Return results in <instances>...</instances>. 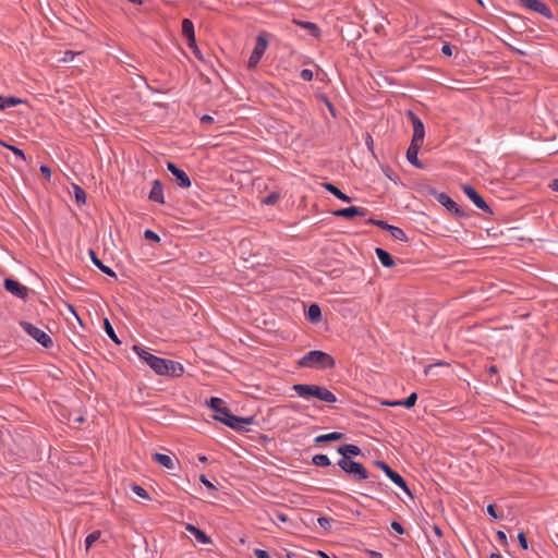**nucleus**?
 Masks as SVG:
<instances>
[{
  "instance_id": "f257e3e1",
  "label": "nucleus",
  "mask_w": 558,
  "mask_h": 558,
  "mask_svg": "<svg viewBox=\"0 0 558 558\" xmlns=\"http://www.w3.org/2000/svg\"><path fill=\"white\" fill-rule=\"evenodd\" d=\"M133 351L158 375L181 376L183 374V366L178 362L153 355L140 345H134Z\"/></svg>"
},
{
  "instance_id": "f03ea898",
  "label": "nucleus",
  "mask_w": 558,
  "mask_h": 558,
  "mask_svg": "<svg viewBox=\"0 0 558 558\" xmlns=\"http://www.w3.org/2000/svg\"><path fill=\"white\" fill-rule=\"evenodd\" d=\"M209 407L215 412L214 418L229 426L230 428L241 430L252 423V418L239 417L233 415L225 405L220 398L213 397L209 400Z\"/></svg>"
},
{
  "instance_id": "7ed1b4c3",
  "label": "nucleus",
  "mask_w": 558,
  "mask_h": 558,
  "mask_svg": "<svg viewBox=\"0 0 558 558\" xmlns=\"http://www.w3.org/2000/svg\"><path fill=\"white\" fill-rule=\"evenodd\" d=\"M292 389L295 393L305 399L310 400L311 398H316L320 401L327 403L337 402V397L327 388L318 385H304V384H295L292 386Z\"/></svg>"
},
{
  "instance_id": "20e7f679",
  "label": "nucleus",
  "mask_w": 558,
  "mask_h": 558,
  "mask_svg": "<svg viewBox=\"0 0 558 558\" xmlns=\"http://www.w3.org/2000/svg\"><path fill=\"white\" fill-rule=\"evenodd\" d=\"M301 367L326 369L335 366V360L326 352L314 350L307 352L300 361Z\"/></svg>"
},
{
  "instance_id": "39448f33",
  "label": "nucleus",
  "mask_w": 558,
  "mask_h": 558,
  "mask_svg": "<svg viewBox=\"0 0 558 558\" xmlns=\"http://www.w3.org/2000/svg\"><path fill=\"white\" fill-rule=\"evenodd\" d=\"M338 465L345 473L352 475L353 480L355 481H363L368 478L367 470L361 463L353 461L349 457L341 458L338 461Z\"/></svg>"
},
{
  "instance_id": "423d86ee",
  "label": "nucleus",
  "mask_w": 558,
  "mask_h": 558,
  "mask_svg": "<svg viewBox=\"0 0 558 558\" xmlns=\"http://www.w3.org/2000/svg\"><path fill=\"white\" fill-rule=\"evenodd\" d=\"M20 326L28 336H31L45 348H50L52 345V339L43 329L34 326L28 322H21Z\"/></svg>"
},
{
  "instance_id": "0eeeda50",
  "label": "nucleus",
  "mask_w": 558,
  "mask_h": 558,
  "mask_svg": "<svg viewBox=\"0 0 558 558\" xmlns=\"http://www.w3.org/2000/svg\"><path fill=\"white\" fill-rule=\"evenodd\" d=\"M267 47H268L267 34L262 33L257 36L255 47L248 58L247 66L250 69H253L258 64V62L260 61Z\"/></svg>"
},
{
  "instance_id": "6e6552de",
  "label": "nucleus",
  "mask_w": 558,
  "mask_h": 558,
  "mask_svg": "<svg viewBox=\"0 0 558 558\" xmlns=\"http://www.w3.org/2000/svg\"><path fill=\"white\" fill-rule=\"evenodd\" d=\"M408 117L413 125V136L411 144H418L423 145L424 137H425V129L422 120L414 114L412 111L408 112Z\"/></svg>"
},
{
  "instance_id": "1a4fd4ad",
  "label": "nucleus",
  "mask_w": 558,
  "mask_h": 558,
  "mask_svg": "<svg viewBox=\"0 0 558 558\" xmlns=\"http://www.w3.org/2000/svg\"><path fill=\"white\" fill-rule=\"evenodd\" d=\"M167 168L173 175V180L178 186L183 189L191 186V180L184 170L180 169L172 162H168Z\"/></svg>"
},
{
  "instance_id": "9d476101",
  "label": "nucleus",
  "mask_w": 558,
  "mask_h": 558,
  "mask_svg": "<svg viewBox=\"0 0 558 558\" xmlns=\"http://www.w3.org/2000/svg\"><path fill=\"white\" fill-rule=\"evenodd\" d=\"M385 473L386 475L397 485L399 486L400 488H402L405 493L410 494V490L407 486V483L405 481L403 480V477L398 474L397 472H395L393 470L390 469V466L385 463V462H381V461H378L376 463Z\"/></svg>"
},
{
  "instance_id": "9b49d317",
  "label": "nucleus",
  "mask_w": 558,
  "mask_h": 558,
  "mask_svg": "<svg viewBox=\"0 0 558 558\" xmlns=\"http://www.w3.org/2000/svg\"><path fill=\"white\" fill-rule=\"evenodd\" d=\"M182 34L183 36H185L187 38V41H189V47L191 49H193L194 53L198 56L199 51L196 47V43H195V35H194V26H193V23L192 21H190L189 19H184L182 21Z\"/></svg>"
},
{
  "instance_id": "f8f14e48",
  "label": "nucleus",
  "mask_w": 558,
  "mask_h": 558,
  "mask_svg": "<svg viewBox=\"0 0 558 558\" xmlns=\"http://www.w3.org/2000/svg\"><path fill=\"white\" fill-rule=\"evenodd\" d=\"M520 3L534 12H537L546 17H551L550 9L541 0H520Z\"/></svg>"
},
{
  "instance_id": "ddd939ff",
  "label": "nucleus",
  "mask_w": 558,
  "mask_h": 558,
  "mask_svg": "<svg viewBox=\"0 0 558 558\" xmlns=\"http://www.w3.org/2000/svg\"><path fill=\"white\" fill-rule=\"evenodd\" d=\"M4 288L12 293L13 295L25 299L27 296L28 289L21 284L19 281L13 279H5L4 280Z\"/></svg>"
},
{
  "instance_id": "4468645a",
  "label": "nucleus",
  "mask_w": 558,
  "mask_h": 558,
  "mask_svg": "<svg viewBox=\"0 0 558 558\" xmlns=\"http://www.w3.org/2000/svg\"><path fill=\"white\" fill-rule=\"evenodd\" d=\"M462 190L464 194L472 201V203L478 208V209H489V206L484 201V198L476 192L475 189H473L470 185H463Z\"/></svg>"
},
{
  "instance_id": "2eb2a0df",
  "label": "nucleus",
  "mask_w": 558,
  "mask_h": 558,
  "mask_svg": "<svg viewBox=\"0 0 558 558\" xmlns=\"http://www.w3.org/2000/svg\"><path fill=\"white\" fill-rule=\"evenodd\" d=\"M68 193H69L70 197L74 198L75 206L81 207L86 204V193L77 184L72 183L70 185V187L68 189Z\"/></svg>"
},
{
  "instance_id": "dca6fc26",
  "label": "nucleus",
  "mask_w": 558,
  "mask_h": 558,
  "mask_svg": "<svg viewBox=\"0 0 558 558\" xmlns=\"http://www.w3.org/2000/svg\"><path fill=\"white\" fill-rule=\"evenodd\" d=\"M149 199L157 203V204H163V189L162 184L159 180H155L153 182L150 192H149Z\"/></svg>"
},
{
  "instance_id": "f3484780",
  "label": "nucleus",
  "mask_w": 558,
  "mask_h": 558,
  "mask_svg": "<svg viewBox=\"0 0 558 558\" xmlns=\"http://www.w3.org/2000/svg\"><path fill=\"white\" fill-rule=\"evenodd\" d=\"M421 146L422 145H418V144H410V147L408 148V151H407L408 161L411 165H413L414 167L420 168V169L423 168V165L421 163V161L417 158L418 150H420Z\"/></svg>"
},
{
  "instance_id": "a211bd4d",
  "label": "nucleus",
  "mask_w": 558,
  "mask_h": 558,
  "mask_svg": "<svg viewBox=\"0 0 558 558\" xmlns=\"http://www.w3.org/2000/svg\"><path fill=\"white\" fill-rule=\"evenodd\" d=\"M153 459L154 461L169 470H173L175 468L177 459L174 457L163 453H154Z\"/></svg>"
},
{
  "instance_id": "6ab92c4d",
  "label": "nucleus",
  "mask_w": 558,
  "mask_h": 558,
  "mask_svg": "<svg viewBox=\"0 0 558 558\" xmlns=\"http://www.w3.org/2000/svg\"><path fill=\"white\" fill-rule=\"evenodd\" d=\"M186 531H189L191 534H193L195 536V538L202 543V544H210L211 543V539L208 535H206L203 531H201L199 529H197L196 526L192 525V524H187L185 526Z\"/></svg>"
},
{
  "instance_id": "aec40b11",
  "label": "nucleus",
  "mask_w": 558,
  "mask_h": 558,
  "mask_svg": "<svg viewBox=\"0 0 558 558\" xmlns=\"http://www.w3.org/2000/svg\"><path fill=\"white\" fill-rule=\"evenodd\" d=\"M376 256L385 267H392L395 265V260L392 256L385 250L377 247L375 250Z\"/></svg>"
},
{
  "instance_id": "412c9836",
  "label": "nucleus",
  "mask_w": 558,
  "mask_h": 558,
  "mask_svg": "<svg viewBox=\"0 0 558 558\" xmlns=\"http://www.w3.org/2000/svg\"><path fill=\"white\" fill-rule=\"evenodd\" d=\"M338 452L342 456V458H351L352 456L361 454V449L355 445L345 444L338 448Z\"/></svg>"
},
{
  "instance_id": "4be33fe9",
  "label": "nucleus",
  "mask_w": 558,
  "mask_h": 558,
  "mask_svg": "<svg viewBox=\"0 0 558 558\" xmlns=\"http://www.w3.org/2000/svg\"><path fill=\"white\" fill-rule=\"evenodd\" d=\"M435 198L437 202L446 207L447 209H458L456 202H453L447 194L445 193H435Z\"/></svg>"
},
{
  "instance_id": "5701e85b",
  "label": "nucleus",
  "mask_w": 558,
  "mask_h": 558,
  "mask_svg": "<svg viewBox=\"0 0 558 558\" xmlns=\"http://www.w3.org/2000/svg\"><path fill=\"white\" fill-rule=\"evenodd\" d=\"M89 255H90V258L93 260V263L95 264V266H97L104 274L110 276V277H116V272L108 266L104 265L99 259L98 257L96 256V254L94 253V251H90L89 252Z\"/></svg>"
},
{
  "instance_id": "b1692460",
  "label": "nucleus",
  "mask_w": 558,
  "mask_h": 558,
  "mask_svg": "<svg viewBox=\"0 0 558 558\" xmlns=\"http://www.w3.org/2000/svg\"><path fill=\"white\" fill-rule=\"evenodd\" d=\"M295 24L300 25L302 28L306 29L312 36L318 37L319 36V28L315 23L312 22H304V21H293Z\"/></svg>"
},
{
  "instance_id": "393cba45",
  "label": "nucleus",
  "mask_w": 558,
  "mask_h": 558,
  "mask_svg": "<svg viewBox=\"0 0 558 558\" xmlns=\"http://www.w3.org/2000/svg\"><path fill=\"white\" fill-rule=\"evenodd\" d=\"M343 437L341 433L332 432L329 434L319 435L315 438V442H327V441H336Z\"/></svg>"
},
{
  "instance_id": "a878e982",
  "label": "nucleus",
  "mask_w": 558,
  "mask_h": 558,
  "mask_svg": "<svg viewBox=\"0 0 558 558\" xmlns=\"http://www.w3.org/2000/svg\"><path fill=\"white\" fill-rule=\"evenodd\" d=\"M320 316H322L320 307L317 304L310 305V307L307 310V318L311 322L315 323V322L319 320Z\"/></svg>"
},
{
  "instance_id": "bb28decb",
  "label": "nucleus",
  "mask_w": 558,
  "mask_h": 558,
  "mask_svg": "<svg viewBox=\"0 0 558 558\" xmlns=\"http://www.w3.org/2000/svg\"><path fill=\"white\" fill-rule=\"evenodd\" d=\"M391 234V236L398 241H407L408 238L405 235V233L403 232L402 229L398 228V227H389V230H388Z\"/></svg>"
},
{
  "instance_id": "cd10ccee",
  "label": "nucleus",
  "mask_w": 558,
  "mask_h": 558,
  "mask_svg": "<svg viewBox=\"0 0 558 558\" xmlns=\"http://www.w3.org/2000/svg\"><path fill=\"white\" fill-rule=\"evenodd\" d=\"M313 463L317 466H329L330 459L326 454H316L313 457Z\"/></svg>"
},
{
  "instance_id": "c85d7f7f",
  "label": "nucleus",
  "mask_w": 558,
  "mask_h": 558,
  "mask_svg": "<svg viewBox=\"0 0 558 558\" xmlns=\"http://www.w3.org/2000/svg\"><path fill=\"white\" fill-rule=\"evenodd\" d=\"M326 189L328 191H330L333 195H336L338 198L344 201V202H349L350 198L344 195L338 187H336L335 185L332 184H326Z\"/></svg>"
},
{
  "instance_id": "c756f323",
  "label": "nucleus",
  "mask_w": 558,
  "mask_h": 558,
  "mask_svg": "<svg viewBox=\"0 0 558 558\" xmlns=\"http://www.w3.org/2000/svg\"><path fill=\"white\" fill-rule=\"evenodd\" d=\"M104 326H105V330H106L107 335L110 337V339H112L116 343L119 344L120 340L118 339V337L108 319H105Z\"/></svg>"
},
{
  "instance_id": "7c9ffc66",
  "label": "nucleus",
  "mask_w": 558,
  "mask_h": 558,
  "mask_svg": "<svg viewBox=\"0 0 558 558\" xmlns=\"http://www.w3.org/2000/svg\"><path fill=\"white\" fill-rule=\"evenodd\" d=\"M99 537H100L99 531H94L93 533L87 535V537L85 539L86 549L88 550L92 547V545L99 539Z\"/></svg>"
},
{
  "instance_id": "2f4dec72",
  "label": "nucleus",
  "mask_w": 558,
  "mask_h": 558,
  "mask_svg": "<svg viewBox=\"0 0 558 558\" xmlns=\"http://www.w3.org/2000/svg\"><path fill=\"white\" fill-rule=\"evenodd\" d=\"M417 400V395L415 392H412L405 400H400L401 407L404 408H412Z\"/></svg>"
},
{
  "instance_id": "473e14b6",
  "label": "nucleus",
  "mask_w": 558,
  "mask_h": 558,
  "mask_svg": "<svg viewBox=\"0 0 558 558\" xmlns=\"http://www.w3.org/2000/svg\"><path fill=\"white\" fill-rule=\"evenodd\" d=\"M144 238L147 241H149V242L158 243L160 241L159 235L156 232H154L153 230H149V229L145 230Z\"/></svg>"
},
{
  "instance_id": "72a5a7b5",
  "label": "nucleus",
  "mask_w": 558,
  "mask_h": 558,
  "mask_svg": "<svg viewBox=\"0 0 558 558\" xmlns=\"http://www.w3.org/2000/svg\"><path fill=\"white\" fill-rule=\"evenodd\" d=\"M336 215L342 216L347 219H352L354 216H364L365 211H332Z\"/></svg>"
},
{
  "instance_id": "f704fd0d",
  "label": "nucleus",
  "mask_w": 558,
  "mask_h": 558,
  "mask_svg": "<svg viewBox=\"0 0 558 558\" xmlns=\"http://www.w3.org/2000/svg\"><path fill=\"white\" fill-rule=\"evenodd\" d=\"M132 490L142 498H148L147 492L140 485H133Z\"/></svg>"
},
{
  "instance_id": "c9c22d12",
  "label": "nucleus",
  "mask_w": 558,
  "mask_h": 558,
  "mask_svg": "<svg viewBox=\"0 0 558 558\" xmlns=\"http://www.w3.org/2000/svg\"><path fill=\"white\" fill-rule=\"evenodd\" d=\"M278 198V194L271 193L267 197L264 198L263 204L264 205H274Z\"/></svg>"
},
{
  "instance_id": "e433bc0d",
  "label": "nucleus",
  "mask_w": 558,
  "mask_h": 558,
  "mask_svg": "<svg viewBox=\"0 0 558 558\" xmlns=\"http://www.w3.org/2000/svg\"><path fill=\"white\" fill-rule=\"evenodd\" d=\"M300 76L304 81H311L313 78V72L308 69H304L301 71Z\"/></svg>"
},
{
  "instance_id": "4c0bfd02",
  "label": "nucleus",
  "mask_w": 558,
  "mask_h": 558,
  "mask_svg": "<svg viewBox=\"0 0 558 558\" xmlns=\"http://www.w3.org/2000/svg\"><path fill=\"white\" fill-rule=\"evenodd\" d=\"M19 102H21L20 99H16V98H13V97H9V98L4 97L5 108L13 107V106H15Z\"/></svg>"
},
{
  "instance_id": "58836bf2",
  "label": "nucleus",
  "mask_w": 558,
  "mask_h": 558,
  "mask_svg": "<svg viewBox=\"0 0 558 558\" xmlns=\"http://www.w3.org/2000/svg\"><path fill=\"white\" fill-rule=\"evenodd\" d=\"M518 539H519L521 547L523 549H527V541H526L525 534L523 532H520L518 534Z\"/></svg>"
},
{
  "instance_id": "ea45409f",
  "label": "nucleus",
  "mask_w": 558,
  "mask_h": 558,
  "mask_svg": "<svg viewBox=\"0 0 558 558\" xmlns=\"http://www.w3.org/2000/svg\"><path fill=\"white\" fill-rule=\"evenodd\" d=\"M7 147L11 149L14 153V155L20 157L22 160H25V155L20 148L10 145H7Z\"/></svg>"
},
{
  "instance_id": "a19ab883",
  "label": "nucleus",
  "mask_w": 558,
  "mask_h": 558,
  "mask_svg": "<svg viewBox=\"0 0 558 558\" xmlns=\"http://www.w3.org/2000/svg\"><path fill=\"white\" fill-rule=\"evenodd\" d=\"M371 223H374L383 229H386V230H389V227H391L390 225H388L387 222L383 221V220H369Z\"/></svg>"
},
{
  "instance_id": "79ce46f5",
  "label": "nucleus",
  "mask_w": 558,
  "mask_h": 558,
  "mask_svg": "<svg viewBox=\"0 0 558 558\" xmlns=\"http://www.w3.org/2000/svg\"><path fill=\"white\" fill-rule=\"evenodd\" d=\"M391 527H392V530H395V531H396L397 533H399V534H403V533H404V529H403V527H402V525H401L399 522H397V521L391 522Z\"/></svg>"
},
{
  "instance_id": "37998d69",
  "label": "nucleus",
  "mask_w": 558,
  "mask_h": 558,
  "mask_svg": "<svg viewBox=\"0 0 558 558\" xmlns=\"http://www.w3.org/2000/svg\"><path fill=\"white\" fill-rule=\"evenodd\" d=\"M441 52L445 54V56H452V47L449 45V44H445L442 47H441Z\"/></svg>"
},
{
  "instance_id": "c03bdc74",
  "label": "nucleus",
  "mask_w": 558,
  "mask_h": 558,
  "mask_svg": "<svg viewBox=\"0 0 558 558\" xmlns=\"http://www.w3.org/2000/svg\"><path fill=\"white\" fill-rule=\"evenodd\" d=\"M254 555L256 556V558H270L268 553L263 549H255Z\"/></svg>"
},
{
  "instance_id": "a18cd8bd",
  "label": "nucleus",
  "mask_w": 558,
  "mask_h": 558,
  "mask_svg": "<svg viewBox=\"0 0 558 558\" xmlns=\"http://www.w3.org/2000/svg\"><path fill=\"white\" fill-rule=\"evenodd\" d=\"M40 172L43 173V175H44L46 179H48V180L50 179V177H51V170H50V168H49V167H47V166H41V167H40Z\"/></svg>"
},
{
  "instance_id": "49530a36",
  "label": "nucleus",
  "mask_w": 558,
  "mask_h": 558,
  "mask_svg": "<svg viewBox=\"0 0 558 558\" xmlns=\"http://www.w3.org/2000/svg\"><path fill=\"white\" fill-rule=\"evenodd\" d=\"M318 523L322 527L326 529L328 525H329V519L328 518H325V517H322V518H318Z\"/></svg>"
},
{
  "instance_id": "de8ad7c7",
  "label": "nucleus",
  "mask_w": 558,
  "mask_h": 558,
  "mask_svg": "<svg viewBox=\"0 0 558 558\" xmlns=\"http://www.w3.org/2000/svg\"><path fill=\"white\" fill-rule=\"evenodd\" d=\"M487 512L495 519L498 518L496 511H495V506L494 505H488L487 506Z\"/></svg>"
},
{
  "instance_id": "09e8293b",
  "label": "nucleus",
  "mask_w": 558,
  "mask_h": 558,
  "mask_svg": "<svg viewBox=\"0 0 558 558\" xmlns=\"http://www.w3.org/2000/svg\"><path fill=\"white\" fill-rule=\"evenodd\" d=\"M497 537L502 544L507 543V536L502 531L497 532Z\"/></svg>"
},
{
  "instance_id": "8fccbe9b",
  "label": "nucleus",
  "mask_w": 558,
  "mask_h": 558,
  "mask_svg": "<svg viewBox=\"0 0 558 558\" xmlns=\"http://www.w3.org/2000/svg\"><path fill=\"white\" fill-rule=\"evenodd\" d=\"M201 482H202L205 486H207L208 488H214V485H213V484H211V483L206 478V476H205V475H202V476H201Z\"/></svg>"
},
{
  "instance_id": "3c124183",
  "label": "nucleus",
  "mask_w": 558,
  "mask_h": 558,
  "mask_svg": "<svg viewBox=\"0 0 558 558\" xmlns=\"http://www.w3.org/2000/svg\"><path fill=\"white\" fill-rule=\"evenodd\" d=\"M201 121L203 124H208V123H211L214 121V119H213V117L206 114V116L202 117Z\"/></svg>"
},
{
  "instance_id": "603ef678",
  "label": "nucleus",
  "mask_w": 558,
  "mask_h": 558,
  "mask_svg": "<svg viewBox=\"0 0 558 558\" xmlns=\"http://www.w3.org/2000/svg\"><path fill=\"white\" fill-rule=\"evenodd\" d=\"M549 187H550L553 191L558 192V179L553 180V181L549 183Z\"/></svg>"
},
{
  "instance_id": "864d4df0",
  "label": "nucleus",
  "mask_w": 558,
  "mask_h": 558,
  "mask_svg": "<svg viewBox=\"0 0 558 558\" xmlns=\"http://www.w3.org/2000/svg\"><path fill=\"white\" fill-rule=\"evenodd\" d=\"M384 404L389 405V407H401V402H400V400H397V401H387V402H384Z\"/></svg>"
},
{
  "instance_id": "5fc2aeb1",
  "label": "nucleus",
  "mask_w": 558,
  "mask_h": 558,
  "mask_svg": "<svg viewBox=\"0 0 558 558\" xmlns=\"http://www.w3.org/2000/svg\"><path fill=\"white\" fill-rule=\"evenodd\" d=\"M277 519L280 521V522H287L288 521V517L284 514V513H281V512H278L276 514Z\"/></svg>"
},
{
  "instance_id": "6e6d98bb",
  "label": "nucleus",
  "mask_w": 558,
  "mask_h": 558,
  "mask_svg": "<svg viewBox=\"0 0 558 558\" xmlns=\"http://www.w3.org/2000/svg\"><path fill=\"white\" fill-rule=\"evenodd\" d=\"M458 217H465L466 216V211H460V210H457V211H453Z\"/></svg>"
},
{
  "instance_id": "4d7b16f0",
  "label": "nucleus",
  "mask_w": 558,
  "mask_h": 558,
  "mask_svg": "<svg viewBox=\"0 0 558 558\" xmlns=\"http://www.w3.org/2000/svg\"><path fill=\"white\" fill-rule=\"evenodd\" d=\"M371 556H372L373 558H381V554H379V553H377V551H372V553H371Z\"/></svg>"
},
{
  "instance_id": "13d9d810",
  "label": "nucleus",
  "mask_w": 558,
  "mask_h": 558,
  "mask_svg": "<svg viewBox=\"0 0 558 558\" xmlns=\"http://www.w3.org/2000/svg\"><path fill=\"white\" fill-rule=\"evenodd\" d=\"M5 108V105H4V97H1L0 96V109H4Z\"/></svg>"
},
{
  "instance_id": "bf43d9fd",
  "label": "nucleus",
  "mask_w": 558,
  "mask_h": 558,
  "mask_svg": "<svg viewBox=\"0 0 558 558\" xmlns=\"http://www.w3.org/2000/svg\"><path fill=\"white\" fill-rule=\"evenodd\" d=\"M318 556H320L322 558H330L327 554H325L324 551H318L317 553Z\"/></svg>"
},
{
  "instance_id": "052dcab7",
  "label": "nucleus",
  "mask_w": 558,
  "mask_h": 558,
  "mask_svg": "<svg viewBox=\"0 0 558 558\" xmlns=\"http://www.w3.org/2000/svg\"><path fill=\"white\" fill-rule=\"evenodd\" d=\"M490 558H501V556L499 554H497V553H493L490 555Z\"/></svg>"
},
{
  "instance_id": "680f3d73",
  "label": "nucleus",
  "mask_w": 558,
  "mask_h": 558,
  "mask_svg": "<svg viewBox=\"0 0 558 558\" xmlns=\"http://www.w3.org/2000/svg\"><path fill=\"white\" fill-rule=\"evenodd\" d=\"M198 460H199L201 462H206V461H207V458H206L205 456H201V457H198Z\"/></svg>"
},
{
  "instance_id": "e2e57ef3",
  "label": "nucleus",
  "mask_w": 558,
  "mask_h": 558,
  "mask_svg": "<svg viewBox=\"0 0 558 558\" xmlns=\"http://www.w3.org/2000/svg\"><path fill=\"white\" fill-rule=\"evenodd\" d=\"M132 3L142 4V0H129Z\"/></svg>"
},
{
  "instance_id": "0e129e2a",
  "label": "nucleus",
  "mask_w": 558,
  "mask_h": 558,
  "mask_svg": "<svg viewBox=\"0 0 558 558\" xmlns=\"http://www.w3.org/2000/svg\"><path fill=\"white\" fill-rule=\"evenodd\" d=\"M83 421H84V418L82 416L76 418V422H83Z\"/></svg>"
},
{
  "instance_id": "69168bd1",
  "label": "nucleus",
  "mask_w": 558,
  "mask_h": 558,
  "mask_svg": "<svg viewBox=\"0 0 558 558\" xmlns=\"http://www.w3.org/2000/svg\"><path fill=\"white\" fill-rule=\"evenodd\" d=\"M489 371H490V372H493V373H494V372H496L495 366H492V367L489 368Z\"/></svg>"
},
{
  "instance_id": "338daca9",
  "label": "nucleus",
  "mask_w": 558,
  "mask_h": 558,
  "mask_svg": "<svg viewBox=\"0 0 558 558\" xmlns=\"http://www.w3.org/2000/svg\"><path fill=\"white\" fill-rule=\"evenodd\" d=\"M348 209L354 210V209H359V208H357V207H354V206H351V207H349Z\"/></svg>"
},
{
  "instance_id": "774afa93",
  "label": "nucleus",
  "mask_w": 558,
  "mask_h": 558,
  "mask_svg": "<svg viewBox=\"0 0 558 558\" xmlns=\"http://www.w3.org/2000/svg\"><path fill=\"white\" fill-rule=\"evenodd\" d=\"M69 308L71 310V312H73L75 314L74 308H73L72 305H69Z\"/></svg>"
}]
</instances>
